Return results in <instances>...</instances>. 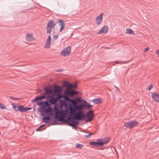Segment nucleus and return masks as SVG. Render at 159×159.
Instances as JSON below:
<instances>
[{
    "mask_svg": "<svg viewBox=\"0 0 159 159\" xmlns=\"http://www.w3.org/2000/svg\"><path fill=\"white\" fill-rule=\"evenodd\" d=\"M76 106H75V109L72 108L70 110L69 113L74 117H76L80 120H81L82 119H84L86 122V120L87 119L85 116L86 113H84L83 111L77 109Z\"/></svg>",
    "mask_w": 159,
    "mask_h": 159,
    "instance_id": "obj_1",
    "label": "nucleus"
},
{
    "mask_svg": "<svg viewBox=\"0 0 159 159\" xmlns=\"http://www.w3.org/2000/svg\"><path fill=\"white\" fill-rule=\"evenodd\" d=\"M109 140L110 138L109 137H105L97 139L96 142L94 141L90 142L89 143V144L90 145L94 147L102 146L104 144L108 143Z\"/></svg>",
    "mask_w": 159,
    "mask_h": 159,
    "instance_id": "obj_2",
    "label": "nucleus"
},
{
    "mask_svg": "<svg viewBox=\"0 0 159 159\" xmlns=\"http://www.w3.org/2000/svg\"><path fill=\"white\" fill-rule=\"evenodd\" d=\"M64 98V100L61 99L60 98L59 100V104L61 107H69L70 105V102L73 100L72 98H70L66 95H64L63 96Z\"/></svg>",
    "mask_w": 159,
    "mask_h": 159,
    "instance_id": "obj_3",
    "label": "nucleus"
},
{
    "mask_svg": "<svg viewBox=\"0 0 159 159\" xmlns=\"http://www.w3.org/2000/svg\"><path fill=\"white\" fill-rule=\"evenodd\" d=\"M92 107V105H91L90 103L87 102L84 99L82 100L80 104L76 106L77 109L79 110L84 108V107L87 109H89Z\"/></svg>",
    "mask_w": 159,
    "mask_h": 159,
    "instance_id": "obj_4",
    "label": "nucleus"
},
{
    "mask_svg": "<svg viewBox=\"0 0 159 159\" xmlns=\"http://www.w3.org/2000/svg\"><path fill=\"white\" fill-rule=\"evenodd\" d=\"M52 95H48L47 96L46 98V101L47 102L46 103V107H48L47 109H46V110L50 111L52 110L51 108L52 106L54 105V103L50 99V98H52Z\"/></svg>",
    "mask_w": 159,
    "mask_h": 159,
    "instance_id": "obj_5",
    "label": "nucleus"
},
{
    "mask_svg": "<svg viewBox=\"0 0 159 159\" xmlns=\"http://www.w3.org/2000/svg\"><path fill=\"white\" fill-rule=\"evenodd\" d=\"M56 24L53 20H50L48 23L46 30L47 33L50 34L52 31V29L54 28Z\"/></svg>",
    "mask_w": 159,
    "mask_h": 159,
    "instance_id": "obj_6",
    "label": "nucleus"
},
{
    "mask_svg": "<svg viewBox=\"0 0 159 159\" xmlns=\"http://www.w3.org/2000/svg\"><path fill=\"white\" fill-rule=\"evenodd\" d=\"M138 124L139 123L137 121L135 120H131L125 123L124 124V126L129 129H131L137 126Z\"/></svg>",
    "mask_w": 159,
    "mask_h": 159,
    "instance_id": "obj_7",
    "label": "nucleus"
},
{
    "mask_svg": "<svg viewBox=\"0 0 159 159\" xmlns=\"http://www.w3.org/2000/svg\"><path fill=\"white\" fill-rule=\"evenodd\" d=\"M86 114V117L87 118L86 122H88L91 121L94 115L93 111L92 110H90L87 112Z\"/></svg>",
    "mask_w": 159,
    "mask_h": 159,
    "instance_id": "obj_8",
    "label": "nucleus"
},
{
    "mask_svg": "<svg viewBox=\"0 0 159 159\" xmlns=\"http://www.w3.org/2000/svg\"><path fill=\"white\" fill-rule=\"evenodd\" d=\"M71 48L68 46L63 50L61 53V55L64 56H67L70 55L71 52Z\"/></svg>",
    "mask_w": 159,
    "mask_h": 159,
    "instance_id": "obj_9",
    "label": "nucleus"
},
{
    "mask_svg": "<svg viewBox=\"0 0 159 159\" xmlns=\"http://www.w3.org/2000/svg\"><path fill=\"white\" fill-rule=\"evenodd\" d=\"M81 121L79 120L76 117H74V118H70L67 121L68 122H70V123H73L75 125H78L80 124V122Z\"/></svg>",
    "mask_w": 159,
    "mask_h": 159,
    "instance_id": "obj_10",
    "label": "nucleus"
},
{
    "mask_svg": "<svg viewBox=\"0 0 159 159\" xmlns=\"http://www.w3.org/2000/svg\"><path fill=\"white\" fill-rule=\"evenodd\" d=\"M66 94L69 95L71 97H73L75 94H79L80 92L72 89L71 90H66Z\"/></svg>",
    "mask_w": 159,
    "mask_h": 159,
    "instance_id": "obj_11",
    "label": "nucleus"
},
{
    "mask_svg": "<svg viewBox=\"0 0 159 159\" xmlns=\"http://www.w3.org/2000/svg\"><path fill=\"white\" fill-rule=\"evenodd\" d=\"M103 15V13H101L99 16L96 17L95 20L97 26L99 25L101 22L102 21Z\"/></svg>",
    "mask_w": 159,
    "mask_h": 159,
    "instance_id": "obj_12",
    "label": "nucleus"
},
{
    "mask_svg": "<svg viewBox=\"0 0 159 159\" xmlns=\"http://www.w3.org/2000/svg\"><path fill=\"white\" fill-rule=\"evenodd\" d=\"M45 108H39V111L42 113V115L43 116L42 119V121L44 123H47V120H48V116H45V114L43 113L44 111Z\"/></svg>",
    "mask_w": 159,
    "mask_h": 159,
    "instance_id": "obj_13",
    "label": "nucleus"
},
{
    "mask_svg": "<svg viewBox=\"0 0 159 159\" xmlns=\"http://www.w3.org/2000/svg\"><path fill=\"white\" fill-rule=\"evenodd\" d=\"M58 25L60 26L59 31L61 32L63 30L65 26V23L64 21L61 19H59L58 20Z\"/></svg>",
    "mask_w": 159,
    "mask_h": 159,
    "instance_id": "obj_14",
    "label": "nucleus"
},
{
    "mask_svg": "<svg viewBox=\"0 0 159 159\" xmlns=\"http://www.w3.org/2000/svg\"><path fill=\"white\" fill-rule=\"evenodd\" d=\"M53 117L54 118V120L53 122L51 123V125H53L56 124H58V122L59 121H65V120H61V119L62 117L61 116H58L57 117L53 116Z\"/></svg>",
    "mask_w": 159,
    "mask_h": 159,
    "instance_id": "obj_15",
    "label": "nucleus"
},
{
    "mask_svg": "<svg viewBox=\"0 0 159 159\" xmlns=\"http://www.w3.org/2000/svg\"><path fill=\"white\" fill-rule=\"evenodd\" d=\"M108 27L106 25H105L97 33V34H99L102 33H107L108 32Z\"/></svg>",
    "mask_w": 159,
    "mask_h": 159,
    "instance_id": "obj_16",
    "label": "nucleus"
},
{
    "mask_svg": "<svg viewBox=\"0 0 159 159\" xmlns=\"http://www.w3.org/2000/svg\"><path fill=\"white\" fill-rule=\"evenodd\" d=\"M152 96L153 99L155 101L159 103V94L155 93H153L152 94Z\"/></svg>",
    "mask_w": 159,
    "mask_h": 159,
    "instance_id": "obj_17",
    "label": "nucleus"
},
{
    "mask_svg": "<svg viewBox=\"0 0 159 159\" xmlns=\"http://www.w3.org/2000/svg\"><path fill=\"white\" fill-rule=\"evenodd\" d=\"M54 107L57 111H59L60 110H61L62 111V114H63L64 111L62 108V107H61L59 103H55L54 105Z\"/></svg>",
    "mask_w": 159,
    "mask_h": 159,
    "instance_id": "obj_18",
    "label": "nucleus"
},
{
    "mask_svg": "<svg viewBox=\"0 0 159 159\" xmlns=\"http://www.w3.org/2000/svg\"><path fill=\"white\" fill-rule=\"evenodd\" d=\"M51 36L50 35H49L47 40L46 42L45 45V47L47 48H49L50 47V45L51 43Z\"/></svg>",
    "mask_w": 159,
    "mask_h": 159,
    "instance_id": "obj_19",
    "label": "nucleus"
},
{
    "mask_svg": "<svg viewBox=\"0 0 159 159\" xmlns=\"http://www.w3.org/2000/svg\"><path fill=\"white\" fill-rule=\"evenodd\" d=\"M47 102L46 100L45 101H40L39 102H37V104L39 106L46 107V103Z\"/></svg>",
    "mask_w": 159,
    "mask_h": 159,
    "instance_id": "obj_20",
    "label": "nucleus"
},
{
    "mask_svg": "<svg viewBox=\"0 0 159 159\" xmlns=\"http://www.w3.org/2000/svg\"><path fill=\"white\" fill-rule=\"evenodd\" d=\"M17 110L21 112H25V107H24L23 105L19 106Z\"/></svg>",
    "mask_w": 159,
    "mask_h": 159,
    "instance_id": "obj_21",
    "label": "nucleus"
},
{
    "mask_svg": "<svg viewBox=\"0 0 159 159\" xmlns=\"http://www.w3.org/2000/svg\"><path fill=\"white\" fill-rule=\"evenodd\" d=\"M102 99L101 98H95L93 100L94 103L96 104H99L102 102Z\"/></svg>",
    "mask_w": 159,
    "mask_h": 159,
    "instance_id": "obj_22",
    "label": "nucleus"
},
{
    "mask_svg": "<svg viewBox=\"0 0 159 159\" xmlns=\"http://www.w3.org/2000/svg\"><path fill=\"white\" fill-rule=\"evenodd\" d=\"M41 94V95L40 96H37L38 100H42L45 99H46L47 96H45L43 94V93H42Z\"/></svg>",
    "mask_w": 159,
    "mask_h": 159,
    "instance_id": "obj_23",
    "label": "nucleus"
},
{
    "mask_svg": "<svg viewBox=\"0 0 159 159\" xmlns=\"http://www.w3.org/2000/svg\"><path fill=\"white\" fill-rule=\"evenodd\" d=\"M51 99L52 101L54 104L57 103V102L59 101L60 98L58 97L57 96L55 98H54L52 96V98H50Z\"/></svg>",
    "mask_w": 159,
    "mask_h": 159,
    "instance_id": "obj_24",
    "label": "nucleus"
},
{
    "mask_svg": "<svg viewBox=\"0 0 159 159\" xmlns=\"http://www.w3.org/2000/svg\"><path fill=\"white\" fill-rule=\"evenodd\" d=\"M61 89L62 88L61 87L58 85H56L54 89V90L55 92H59L61 91Z\"/></svg>",
    "mask_w": 159,
    "mask_h": 159,
    "instance_id": "obj_25",
    "label": "nucleus"
},
{
    "mask_svg": "<svg viewBox=\"0 0 159 159\" xmlns=\"http://www.w3.org/2000/svg\"><path fill=\"white\" fill-rule=\"evenodd\" d=\"M52 90L50 89L45 91V93H43V94L45 96H47L48 95H49V94L52 93Z\"/></svg>",
    "mask_w": 159,
    "mask_h": 159,
    "instance_id": "obj_26",
    "label": "nucleus"
},
{
    "mask_svg": "<svg viewBox=\"0 0 159 159\" xmlns=\"http://www.w3.org/2000/svg\"><path fill=\"white\" fill-rule=\"evenodd\" d=\"M32 36V35L30 34H27L26 37V40L29 41H31Z\"/></svg>",
    "mask_w": 159,
    "mask_h": 159,
    "instance_id": "obj_27",
    "label": "nucleus"
},
{
    "mask_svg": "<svg viewBox=\"0 0 159 159\" xmlns=\"http://www.w3.org/2000/svg\"><path fill=\"white\" fill-rule=\"evenodd\" d=\"M125 33L128 34H134L133 30L129 29H126Z\"/></svg>",
    "mask_w": 159,
    "mask_h": 159,
    "instance_id": "obj_28",
    "label": "nucleus"
},
{
    "mask_svg": "<svg viewBox=\"0 0 159 159\" xmlns=\"http://www.w3.org/2000/svg\"><path fill=\"white\" fill-rule=\"evenodd\" d=\"M84 146L83 144H82L80 143H76L75 147L77 148H82Z\"/></svg>",
    "mask_w": 159,
    "mask_h": 159,
    "instance_id": "obj_29",
    "label": "nucleus"
},
{
    "mask_svg": "<svg viewBox=\"0 0 159 159\" xmlns=\"http://www.w3.org/2000/svg\"><path fill=\"white\" fill-rule=\"evenodd\" d=\"M9 98L10 99L13 100L14 101H16V100L22 99V98H16L13 97L12 96H10Z\"/></svg>",
    "mask_w": 159,
    "mask_h": 159,
    "instance_id": "obj_30",
    "label": "nucleus"
},
{
    "mask_svg": "<svg viewBox=\"0 0 159 159\" xmlns=\"http://www.w3.org/2000/svg\"><path fill=\"white\" fill-rule=\"evenodd\" d=\"M130 61V60L128 61H116L115 62H116V63L117 64H120V63L125 64V63H127L128 62H129Z\"/></svg>",
    "mask_w": 159,
    "mask_h": 159,
    "instance_id": "obj_31",
    "label": "nucleus"
},
{
    "mask_svg": "<svg viewBox=\"0 0 159 159\" xmlns=\"http://www.w3.org/2000/svg\"><path fill=\"white\" fill-rule=\"evenodd\" d=\"M46 124H43L40 125L37 129H36V131H39L41 130V129L43 127L45 126Z\"/></svg>",
    "mask_w": 159,
    "mask_h": 159,
    "instance_id": "obj_32",
    "label": "nucleus"
},
{
    "mask_svg": "<svg viewBox=\"0 0 159 159\" xmlns=\"http://www.w3.org/2000/svg\"><path fill=\"white\" fill-rule=\"evenodd\" d=\"M52 118L48 116V120H47V123L49 124L52 121Z\"/></svg>",
    "mask_w": 159,
    "mask_h": 159,
    "instance_id": "obj_33",
    "label": "nucleus"
},
{
    "mask_svg": "<svg viewBox=\"0 0 159 159\" xmlns=\"http://www.w3.org/2000/svg\"><path fill=\"white\" fill-rule=\"evenodd\" d=\"M67 87V90H71L73 89L72 84H71L69 83V84H68Z\"/></svg>",
    "mask_w": 159,
    "mask_h": 159,
    "instance_id": "obj_34",
    "label": "nucleus"
},
{
    "mask_svg": "<svg viewBox=\"0 0 159 159\" xmlns=\"http://www.w3.org/2000/svg\"><path fill=\"white\" fill-rule=\"evenodd\" d=\"M0 108L2 109H5L6 108V107L4 104L1 103L0 104Z\"/></svg>",
    "mask_w": 159,
    "mask_h": 159,
    "instance_id": "obj_35",
    "label": "nucleus"
},
{
    "mask_svg": "<svg viewBox=\"0 0 159 159\" xmlns=\"http://www.w3.org/2000/svg\"><path fill=\"white\" fill-rule=\"evenodd\" d=\"M68 125L70 126H71L72 128H74L75 130H77V129L76 127L73 124V123H68Z\"/></svg>",
    "mask_w": 159,
    "mask_h": 159,
    "instance_id": "obj_36",
    "label": "nucleus"
},
{
    "mask_svg": "<svg viewBox=\"0 0 159 159\" xmlns=\"http://www.w3.org/2000/svg\"><path fill=\"white\" fill-rule=\"evenodd\" d=\"M95 134V133H90L89 135H85V138H89L90 137V136L93 134Z\"/></svg>",
    "mask_w": 159,
    "mask_h": 159,
    "instance_id": "obj_37",
    "label": "nucleus"
},
{
    "mask_svg": "<svg viewBox=\"0 0 159 159\" xmlns=\"http://www.w3.org/2000/svg\"><path fill=\"white\" fill-rule=\"evenodd\" d=\"M63 85L65 86H67V85L69 84V82L68 81H64V82H63Z\"/></svg>",
    "mask_w": 159,
    "mask_h": 159,
    "instance_id": "obj_38",
    "label": "nucleus"
},
{
    "mask_svg": "<svg viewBox=\"0 0 159 159\" xmlns=\"http://www.w3.org/2000/svg\"><path fill=\"white\" fill-rule=\"evenodd\" d=\"M72 88L76 89L77 88V84L76 83H74L73 84H72Z\"/></svg>",
    "mask_w": 159,
    "mask_h": 159,
    "instance_id": "obj_39",
    "label": "nucleus"
},
{
    "mask_svg": "<svg viewBox=\"0 0 159 159\" xmlns=\"http://www.w3.org/2000/svg\"><path fill=\"white\" fill-rule=\"evenodd\" d=\"M58 38V35H55L53 37V40L54 41L57 39Z\"/></svg>",
    "mask_w": 159,
    "mask_h": 159,
    "instance_id": "obj_40",
    "label": "nucleus"
},
{
    "mask_svg": "<svg viewBox=\"0 0 159 159\" xmlns=\"http://www.w3.org/2000/svg\"><path fill=\"white\" fill-rule=\"evenodd\" d=\"M153 85H152V84H151L150 85H149L148 88H147L148 89V90L149 91H150L153 88Z\"/></svg>",
    "mask_w": 159,
    "mask_h": 159,
    "instance_id": "obj_41",
    "label": "nucleus"
},
{
    "mask_svg": "<svg viewBox=\"0 0 159 159\" xmlns=\"http://www.w3.org/2000/svg\"><path fill=\"white\" fill-rule=\"evenodd\" d=\"M13 108L14 109L15 111H18V110H17V108H18V106H17L16 105L13 106Z\"/></svg>",
    "mask_w": 159,
    "mask_h": 159,
    "instance_id": "obj_42",
    "label": "nucleus"
},
{
    "mask_svg": "<svg viewBox=\"0 0 159 159\" xmlns=\"http://www.w3.org/2000/svg\"><path fill=\"white\" fill-rule=\"evenodd\" d=\"M38 101V99H37V97H36L35 98H34V99H33L31 100V102H36V101Z\"/></svg>",
    "mask_w": 159,
    "mask_h": 159,
    "instance_id": "obj_43",
    "label": "nucleus"
},
{
    "mask_svg": "<svg viewBox=\"0 0 159 159\" xmlns=\"http://www.w3.org/2000/svg\"><path fill=\"white\" fill-rule=\"evenodd\" d=\"M49 89H49L48 87L47 86H45L44 88V90L45 91L48 90Z\"/></svg>",
    "mask_w": 159,
    "mask_h": 159,
    "instance_id": "obj_44",
    "label": "nucleus"
},
{
    "mask_svg": "<svg viewBox=\"0 0 159 159\" xmlns=\"http://www.w3.org/2000/svg\"><path fill=\"white\" fill-rule=\"evenodd\" d=\"M149 50V48L148 47H147V48H145L144 51V52H147Z\"/></svg>",
    "mask_w": 159,
    "mask_h": 159,
    "instance_id": "obj_45",
    "label": "nucleus"
},
{
    "mask_svg": "<svg viewBox=\"0 0 159 159\" xmlns=\"http://www.w3.org/2000/svg\"><path fill=\"white\" fill-rule=\"evenodd\" d=\"M31 107H25V112H27L29 110H31Z\"/></svg>",
    "mask_w": 159,
    "mask_h": 159,
    "instance_id": "obj_46",
    "label": "nucleus"
},
{
    "mask_svg": "<svg viewBox=\"0 0 159 159\" xmlns=\"http://www.w3.org/2000/svg\"><path fill=\"white\" fill-rule=\"evenodd\" d=\"M156 54H157L158 57H159V49L157 50L156 51Z\"/></svg>",
    "mask_w": 159,
    "mask_h": 159,
    "instance_id": "obj_47",
    "label": "nucleus"
},
{
    "mask_svg": "<svg viewBox=\"0 0 159 159\" xmlns=\"http://www.w3.org/2000/svg\"><path fill=\"white\" fill-rule=\"evenodd\" d=\"M115 88H116V90L117 91H118V92H119L120 91L119 89V88H118V87H117L116 86H115Z\"/></svg>",
    "mask_w": 159,
    "mask_h": 159,
    "instance_id": "obj_48",
    "label": "nucleus"
},
{
    "mask_svg": "<svg viewBox=\"0 0 159 159\" xmlns=\"http://www.w3.org/2000/svg\"><path fill=\"white\" fill-rule=\"evenodd\" d=\"M63 71V69H58L56 70L57 71V72H61Z\"/></svg>",
    "mask_w": 159,
    "mask_h": 159,
    "instance_id": "obj_49",
    "label": "nucleus"
},
{
    "mask_svg": "<svg viewBox=\"0 0 159 159\" xmlns=\"http://www.w3.org/2000/svg\"><path fill=\"white\" fill-rule=\"evenodd\" d=\"M11 105L12 106V107H13V106H15V105L13 103H11Z\"/></svg>",
    "mask_w": 159,
    "mask_h": 159,
    "instance_id": "obj_50",
    "label": "nucleus"
},
{
    "mask_svg": "<svg viewBox=\"0 0 159 159\" xmlns=\"http://www.w3.org/2000/svg\"><path fill=\"white\" fill-rule=\"evenodd\" d=\"M39 93H42V91L41 90H39Z\"/></svg>",
    "mask_w": 159,
    "mask_h": 159,
    "instance_id": "obj_51",
    "label": "nucleus"
},
{
    "mask_svg": "<svg viewBox=\"0 0 159 159\" xmlns=\"http://www.w3.org/2000/svg\"><path fill=\"white\" fill-rule=\"evenodd\" d=\"M48 126H50V125L49 124H48Z\"/></svg>",
    "mask_w": 159,
    "mask_h": 159,
    "instance_id": "obj_52",
    "label": "nucleus"
},
{
    "mask_svg": "<svg viewBox=\"0 0 159 159\" xmlns=\"http://www.w3.org/2000/svg\"><path fill=\"white\" fill-rule=\"evenodd\" d=\"M158 159H159V158Z\"/></svg>",
    "mask_w": 159,
    "mask_h": 159,
    "instance_id": "obj_53",
    "label": "nucleus"
}]
</instances>
